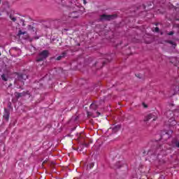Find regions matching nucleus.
<instances>
[{
	"label": "nucleus",
	"mask_w": 179,
	"mask_h": 179,
	"mask_svg": "<svg viewBox=\"0 0 179 179\" xmlns=\"http://www.w3.org/2000/svg\"><path fill=\"white\" fill-rule=\"evenodd\" d=\"M15 97H17V99H19V97H22L23 96V94L19 93V92H15Z\"/></svg>",
	"instance_id": "obj_10"
},
{
	"label": "nucleus",
	"mask_w": 179,
	"mask_h": 179,
	"mask_svg": "<svg viewBox=\"0 0 179 179\" xmlns=\"http://www.w3.org/2000/svg\"><path fill=\"white\" fill-rule=\"evenodd\" d=\"M121 128V126L120 125H117L115 126L114 127H113L112 131H113V134H116L117 132H118V131H120Z\"/></svg>",
	"instance_id": "obj_6"
},
{
	"label": "nucleus",
	"mask_w": 179,
	"mask_h": 179,
	"mask_svg": "<svg viewBox=\"0 0 179 179\" xmlns=\"http://www.w3.org/2000/svg\"><path fill=\"white\" fill-rule=\"evenodd\" d=\"M28 30H33V27L31 25H29Z\"/></svg>",
	"instance_id": "obj_16"
},
{
	"label": "nucleus",
	"mask_w": 179,
	"mask_h": 179,
	"mask_svg": "<svg viewBox=\"0 0 179 179\" xmlns=\"http://www.w3.org/2000/svg\"><path fill=\"white\" fill-rule=\"evenodd\" d=\"M10 19H11V20H13V22H16V17H12V15L10 16Z\"/></svg>",
	"instance_id": "obj_13"
},
{
	"label": "nucleus",
	"mask_w": 179,
	"mask_h": 179,
	"mask_svg": "<svg viewBox=\"0 0 179 179\" xmlns=\"http://www.w3.org/2000/svg\"><path fill=\"white\" fill-rule=\"evenodd\" d=\"M168 34H169V36H173V34H174V32L173 31H171Z\"/></svg>",
	"instance_id": "obj_18"
},
{
	"label": "nucleus",
	"mask_w": 179,
	"mask_h": 179,
	"mask_svg": "<svg viewBox=\"0 0 179 179\" xmlns=\"http://www.w3.org/2000/svg\"><path fill=\"white\" fill-rule=\"evenodd\" d=\"M154 31L158 32L159 31V27H155Z\"/></svg>",
	"instance_id": "obj_17"
},
{
	"label": "nucleus",
	"mask_w": 179,
	"mask_h": 179,
	"mask_svg": "<svg viewBox=\"0 0 179 179\" xmlns=\"http://www.w3.org/2000/svg\"><path fill=\"white\" fill-rule=\"evenodd\" d=\"M62 58H64V55H60V56L57 57V61H61V59H62Z\"/></svg>",
	"instance_id": "obj_12"
},
{
	"label": "nucleus",
	"mask_w": 179,
	"mask_h": 179,
	"mask_svg": "<svg viewBox=\"0 0 179 179\" xmlns=\"http://www.w3.org/2000/svg\"><path fill=\"white\" fill-rule=\"evenodd\" d=\"M0 55H1V52H0Z\"/></svg>",
	"instance_id": "obj_21"
},
{
	"label": "nucleus",
	"mask_w": 179,
	"mask_h": 179,
	"mask_svg": "<svg viewBox=\"0 0 179 179\" xmlns=\"http://www.w3.org/2000/svg\"><path fill=\"white\" fill-rule=\"evenodd\" d=\"M168 43H169V44H171L172 45H176L175 43L173 42V41H169Z\"/></svg>",
	"instance_id": "obj_15"
},
{
	"label": "nucleus",
	"mask_w": 179,
	"mask_h": 179,
	"mask_svg": "<svg viewBox=\"0 0 179 179\" xmlns=\"http://www.w3.org/2000/svg\"><path fill=\"white\" fill-rule=\"evenodd\" d=\"M99 105H97L96 103H92L90 106V108L92 110H97V107Z\"/></svg>",
	"instance_id": "obj_8"
},
{
	"label": "nucleus",
	"mask_w": 179,
	"mask_h": 179,
	"mask_svg": "<svg viewBox=\"0 0 179 179\" xmlns=\"http://www.w3.org/2000/svg\"><path fill=\"white\" fill-rule=\"evenodd\" d=\"M115 19V15H102L100 17V20H113Z\"/></svg>",
	"instance_id": "obj_3"
},
{
	"label": "nucleus",
	"mask_w": 179,
	"mask_h": 179,
	"mask_svg": "<svg viewBox=\"0 0 179 179\" xmlns=\"http://www.w3.org/2000/svg\"><path fill=\"white\" fill-rule=\"evenodd\" d=\"M171 131H169L168 133H166L168 135L171 134Z\"/></svg>",
	"instance_id": "obj_19"
},
{
	"label": "nucleus",
	"mask_w": 179,
	"mask_h": 179,
	"mask_svg": "<svg viewBox=\"0 0 179 179\" xmlns=\"http://www.w3.org/2000/svg\"><path fill=\"white\" fill-rule=\"evenodd\" d=\"M27 79V76L26 74L20 75L17 77V80L15 81V85H20V86H23L24 85V81Z\"/></svg>",
	"instance_id": "obj_1"
},
{
	"label": "nucleus",
	"mask_w": 179,
	"mask_h": 179,
	"mask_svg": "<svg viewBox=\"0 0 179 179\" xmlns=\"http://www.w3.org/2000/svg\"><path fill=\"white\" fill-rule=\"evenodd\" d=\"M148 120H152L153 118V121H156L157 120V117H155V115L153 114H150L147 117Z\"/></svg>",
	"instance_id": "obj_7"
},
{
	"label": "nucleus",
	"mask_w": 179,
	"mask_h": 179,
	"mask_svg": "<svg viewBox=\"0 0 179 179\" xmlns=\"http://www.w3.org/2000/svg\"><path fill=\"white\" fill-rule=\"evenodd\" d=\"M165 115H166V117H168L169 118H170V117H173V111L169 110L165 113Z\"/></svg>",
	"instance_id": "obj_9"
},
{
	"label": "nucleus",
	"mask_w": 179,
	"mask_h": 179,
	"mask_svg": "<svg viewBox=\"0 0 179 179\" xmlns=\"http://www.w3.org/2000/svg\"><path fill=\"white\" fill-rule=\"evenodd\" d=\"M84 3H86V1L85 0H84Z\"/></svg>",
	"instance_id": "obj_20"
},
{
	"label": "nucleus",
	"mask_w": 179,
	"mask_h": 179,
	"mask_svg": "<svg viewBox=\"0 0 179 179\" xmlns=\"http://www.w3.org/2000/svg\"><path fill=\"white\" fill-rule=\"evenodd\" d=\"M49 54L50 53L48 52V50H43L42 52H41L36 59L37 62H40V61H43L44 59H45V58H48Z\"/></svg>",
	"instance_id": "obj_2"
},
{
	"label": "nucleus",
	"mask_w": 179,
	"mask_h": 179,
	"mask_svg": "<svg viewBox=\"0 0 179 179\" xmlns=\"http://www.w3.org/2000/svg\"><path fill=\"white\" fill-rule=\"evenodd\" d=\"M87 114L88 117H93V118H96V117H99V115H100V113L99 112H96V113L87 112Z\"/></svg>",
	"instance_id": "obj_4"
},
{
	"label": "nucleus",
	"mask_w": 179,
	"mask_h": 179,
	"mask_svg": "<svg viewBox=\"0 0 179 179\" xmlns=\"http://www.w3.org/2000/svg\"><path fill=\"white\" fill-rule=\"evenodd\" d=\"M22 34H26V32H23L22 31H19L18 36H22Z\"/></svg>",
	"instance_id": "obj_14"
},
{
	"label": "nucleus",
	"mask_w": 179,
	"mask_h": 179,
	"mask_svg": "<svg viewBox=\"0 0 179 179\" xmlns=\"http://www.w3.org/2000/svg\"><path fill=\"white\" fill-rule=\"evenodd\" d=\"M4 111L5 112H4V115H3V118L5 120H6V121H8V120H9L10 113H9L8 110L6 109H4Z\"/></svg>",
	"instance_id": "obj_5"
},
{
	"label": "nucleus",
	"mask_w": 179,
	"mask_h": 179,
	"mask_svg": "<svg viewBox=\"0 0 179 179\" xmlns=\"http://www.w3.org/2000/svg\"><path fill=\"white\" fill-rule=\"evenodd\" d=\"M1 79H2L3 80H4L5 82H6V80H8V79H6V76L5 74H3V75L1 76Z\"/></svg>",
	"instance_id": "obj_11"
}]
</instances>
